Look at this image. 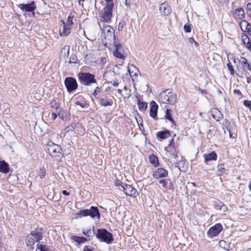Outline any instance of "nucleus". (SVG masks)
Wrapping results in <instances>:
<instances>
[{"mask_svg": "<svg viewBox=\"0 0 251 251\" xmlns=\"http://www.w3.org/2000/svg\"><path fill=\"white\" fill-rule=\"evenodd\" d=\"M78 79L80 84L85 86H91L97 83L95 75L88 72H79Z\"/></svg>", "mask_w": 251, "mask_h": 251, "instance_id": "f257e3e1", "label": "nucleus"}, {"mask_svg": "<svg viewBox=\"0 0 251 251\" xmlns=\"http://www.w3.org/2000/svg\"><path fill=\"white\" fill-rule=\"evenodd\" d=\"M46 151L52 157L57 158H61L63 155V151L60 146L50 142L46 146Z\"/></svg>", "mask_w": 251, "mask_h": 251, "instance_id": "f03ea898", "label": "nucleus"}, {"mask_svg": "<svg viewBox=\"0 0 251 251\" xmlns=\"http://www.w3.org/2000/svg\"><path fill=\"white\" fill-rule=\"evenodd\" d=\"M76 215L79 218L90 216L92 219L96 218L98 221L100 220V217L99 208L94 206H91L90 209H85L80 210Z\"/></svg>", "mask_w": 251, "mask_h": 251, "instance_id": "7ed1b4c3", "label": "nucleus"}, {"mask_svg": "<svg viewBox=\"0 0 251 251\" xmlns=\"http://www.w3.org/2000/svg\"><path fill=\"white\" fill-rule=\"evenodd\" d=\"M114 4H106L100 13V20L106 23H110L113 16V9Z\"/></svg>", "mask_w": 251, "mask_h": 251, "instance_id": "20e7f679", "label": "nucleus"}, {"mask_svg": "<svg viewBox=\"0 0 251 251\" xmlns=\"http://www.w3.org/2000/svg\"><path fill=\"white\" fill-rule=\"evenodd\" d=\"M96 236L100 242H105L107 244H111L114 240L112 234L105 228L98 229Z\"/></svg>", "mask_w": 251, "mask_h": 251, "instance_id": "39448f33", "label": "nucleus"}, {"mask_svg": "<svg viewBox=\"0 0 251 251\" xmlns=\"http://www.w3.org/2000/svg\"><path fill=\"white\" fill-rule=\"evenodd\" d=\"M159 100L163 103L174 104L176 100V94L168 89L160 94Z\"/></svg>", "mask_w": 251, "mask_h": 251, "instance_id": "423d86ee", "label": "nucleus"}, {"mask_svg": "<svg viewBox=\"0 0 251 251\" xmlns=\"http://www.w3.org/2000/svg\"><path fill=\"white\" fill-rule=\"evenodd\" d=\"M113 44L115 47V50L113 51L114 56L116 58L124 59L126 56L124 55V50L122 44L116 39H115Z\"/></svg>", "mask_w": 251, "mask_h": 251, "instance_id": "0eeeda50", "label": "nucleus"}, {"mask_svg": "<svg viewBox=\"0 0 251 251\" xmlns=\"http://www.w3.org/2000/svg\"><path fill=\"white\" fill-rule=\"evenodd\" d=\"M64 84L69 93L75 90L78 87L76 80L73 77H67L65 79Z\"/></svg>", "mask_w": 251, "mask_h": 251, "instance_id": "6e6552de", "label": "nucleus"}, {"mask_svg": "<svg viewBox=\"0 0 251 251\" xmlns=\"http://www.w3.org/2000/svg\"><path fill=\"white\" fill-rule=\"evenodd\" d=\"M223 229L222 224L218 223L210 227L207 234L208 237L212 238L219 234Z\"/></svg>", "mask_w": 251, "mask_h": 251, "instance_id": "1a4fd4ad", "label": "nucleus"}, {"mask_svg": "<svg viewBox=\"0 0 251 251\" xmlns=\"http://www.w3.org/2000/svg\"><path fill=\"white\" fill-rule=\"evenodd\" d=\"M19 8L25 12H32L33 17L35 16L34 10L36 8V5L34 1L26 4H20L18 5Z\"/></svg>", "mask_w": 251, "mask_h": 251, "instance_id": "9d476101", "label": "nucleus"}, {"mask_svg": "<svg viewBox=\"0 0 251 251\" xmlns=\"http://www.w3.org/2000/svg\"><path fill=\"white\" fill-rule=\"evenodd\" d=\"M44 230L42 227H37L34 230H32L30 234L34 238L37 242H39L43 238Z\"/></svg>", "mask_w": 251, "mask_h": 251, "instance_id": "9b49d317", "label": "nucleus"}, {"mask_svg": "<svg viewBox=\"0 0 251 251\" xmlns=\"http://www.w3.org/2000/svg\"><path fill=\"white\" fill-rule=\"evenodd\" d=\"M122 188L126 195L135 198L138 194L137 190L129 184L123 185H122Z\"/></svg>", "mask_w": 251, "mask_h": 251, "instance_id": "f8f14e48", "label": "nucleus"}, {"mask_svg": "<svg viewBox=\"0 0 251 251\" xmlns=\"http://www.w3.org/2000/svg\"><path fill=\"white\" fill-rule=\"evenodd\" d=\"M98 101L100 104L104 107L111 106L113 104V100L112 98L107 97L106 95H103L98 98Z\"/></svg>", "mask_w": 251, "mask_h": 251, "instance_id": "ddd939ff", "label": "nucleus"}, {"mask_svg": "<svg viewBox=\"0 0 251 251\" xmlns=\"http://www.w3.org/2000/svg\"><path fill=\"white\" fill-rule=\"evenodd\" d=\"M168 175V171L163 168H159L157 169L152 174L153 177L156 179L165 177Z\"/></svg>", "mask_w": 251, "mask_h": 251, "instance_id": "4468645a", "label": "nucleus"}, {"mask_svg": "<svg viewBox=\"0 0 251 251\" xmlns=\"http://www.w3.org/2000/svg\"><path fill=\"white\" fill-rule=\"evenodd\" d=\"M159 11L162 15L168 16L172 12L171 6L167 2L161 3L159 6Z\"/></svg>", "mask_w": 251, "mask_h": 251, "instance_id": "2eb2a0df", "label": "nucleus"}, {"mask_svg": "<svg viewBox=\"0 0 251 251\" xmlns=\"http://www.w3.org/2000/svg\"><path fill=\"white\" fill-rule=\"evenodd\" d=\"M103 31L105 35V39H107V40H111V38H113L114 41H115V39H116L115 36V31L111 26L108 25L105 27L104 29L103 30Z\"/></svg>", "mask_w": 251, "mask_h": 251, "instance_id": "dca6fc26", "label": "nucleus"}, {"mask_svg": "<svg viewBox=\"0 0 251 251\" xmlns=\"http://www.w3.org/2000/svg\"><path fill=\"white\" fill-rule=\"evenodd\" d=\"M151 107L150 110V116L156 120L157 118V110L158 106L154 101H151L150 103Z\"/></svg>", "mask_w": 251, "mask_h": 251, "instance_id": "f3484780", "label": "nucleus"}, {"mask_svg": "<svg viewBox=\"0 0 251 251\" xmlns=\"http://www.w3.org/2000/svg\"><path fill=\"white\" fill-rule=\"evenodd\" d=\"M174 145V141L173 139H172L168 146L165 148V150L166 151V155L167 156H170V157L172 156V158L176 159V157H177V155L174 153L173 151Z\"/></svg>", "mask_w": 251, "mask_h": 251, "instance_id": "a211bd4d", "label": "nucleus"}, {"mask_svg": "<svg viewBox=\"0 0 251 251\" xmlns=\"http://www.w3.org/2000/svg\"><path fill=\"white\" fill-rule=\"evenodd\" d=\"M62 24L60 25V35L61 36H66L71 32L72 26H68L65 25V22L63 20L61 21Z\"/></svg>", "mask_w": 251, "mask_h": 251, "instance_id": "6ab92c4d", "label": "nucleus"}, {"mask_svg": "<svg viewBox=\"0 0 251 251\" xmlns=\"http://www.w3.org/2000/svg\"><path fill=\"white\" fill-rule=\"evenodd\" d=\"M37 242L34 238L29 234L25 238V243L26 246L31 250H33L35 248V243Z\"/></svg>", "mask_w": 251, "mask_h": 251, "instance_id": "aec40b11", "label": "nucleus"}, {"mask_svg": "<svg viewBox=\"0 0 251 251\" xmlns=\"http://www.w3.org/2000/svg\"><path fill=\"white\" fill-rule=\"evenodd\" d=\"M203 158L204 159V162L206 164H208V163L211 161H215L217 158V155L215 151H212L208 154H204Z\"/></svg>", "mask_w": 251, "mask_h": 251, "instance_id": "412c9836", "label": "nucleus"}, {"mask_svg": "<svg viewBox=\"0 0 251 251\" xmlns=\"http://www.w3.org/2000/svg\"><path fill=\"white\" fill-rule=\"evenodd\" d=\"M241 30L245 32H250L251 30V24L246 20H242L239 24Z\"/></svg>", "mask_w": 251, "mask_h": 251, "instance_id": "4be33fe9", "label": "nucleus"}, {"mask_svg": "<svg viewBox=\"0 0 251 251\" xmlns=\"http://www.w3.org/2000/svg\"><path fill=\"white\" fill-rule=\"evenodd\" d=\"M156 136L158 138L161 139H165L171 136V132L168 129L160 131L156 133Z\"/></svg>", "mask_w": 251, "mask_h": 251, "instance_id": "5701e85b", "label": "nucleus"}, {"mask_svg": "<svg viewBox=\"0 0 251 251\" xmlns=\"http://www.w3.org/2000/svg\"><path fill=\"white\" fill-rule=\"evenodd\" d=\"M9 172V167L8 163L4 161H0V172L7 174Z\"/></svg>", "mask_w": 251, "mask_h": 251, "instance_id": "b1692460", "label": "nucleus"}, {"mask_svg": "<svg viewBox=\"0 0 251 251\" xmlns=\"http://www.w3.org/2000/svg\"><path fill=\"white\" fill-rule=\"evenodd\" d=\"M150 162L155 167L159 165L158 157L154 154H151L149 156Z\"/></svg>", "mask_w": 251, "mask_h": 251, "instance_id": "393cba45", "label": "nucleus"}, {"mask_svg": "<svg viewBox=\"0 0 251 251\" xmlns=\"http://www.w3.org/2000/svg\"><path fill=\"white\" fill-rule=\"evenodd\" d=\"M71 238L75 242H76L78 244L84 243L87 241V239L85 237L82 236L74 235L72 236Z\"/></svg>", "mask_w": 251, "mask_h": 251, "instance_id": "a878e982", "label": "nucleus"}, {"mask_svg": "<svg viewBox=\"0 0 251 251\" xmlns=\"http://www.w3.org/2000/svg\"><path fill=\"white\" fill-rule=\"evenodd\" d=\"M165 118L168 120L174 125H175V121L172 117V110L167 108L165 111Z\"/></svg>", "mask_w": 251, "mask_h": 251, "instance_id": "bb28decb", "label": "nucleus"}, {"mask_svg": "<svg viewBox=\"0 0 251 251\" xmlns=\"http://www.w3.org/2000/svg\"><path fill=\"white\" fill-rule=\"evenodd\" d=\"M240 62L244 69L251 71V64L248 62L247 59L241 57Z\"/></svg>", "mask_w": 251, "mask_h": 251, "instance_id": "cd10ccee", "label": "nucleus"}, {"mask_svg": "<svg viewBox=\"0 0 251 251\" xmlns=\"http://www.w3.org/2000/svg\"><path fill=\"white\" fill-rule=\"evenodd\" d=\"M211 115L217 121H219L223 118L222 113L217 109H215V111L213 112Z\"/></svg>", "mask_w": 251, "mask_h": 251, "instance_id": "c85d7f7f", "label": "nucleus"}, {"mask_svg": "<svg viewBox=\"0 0 251 251\" xmlns=\"http://www.w3.org/2000/svg\"><path fill=\"white\" fill-rule=\"evenodd\" d=\"M81 99H82L81 100H77L75 102V104L76 105H79L81 107L83 108H88L89 106V102H87V101H86L84 99L81 98Z\"/></svg>", "mask_w": 251, "mask_h": 251, "instance_id": "c756f323", "label": "nucleus"}, {"mask_svg": "<svg viewBox=\"0 0 251 251\" xmlns=\"http://www.w3.org/2000/svg\"><path fill=\"white\" fill-rule=\"evenodd\" d=\"M138 106L140 111L144 112L147 108L148 104L146 102L141 101L139 100H138Z\"/></svg>", "mask_w": 251, "mask_h": 251, "instance_id": "7c9ffc66", "label": "nucleus"}, {"mask_svg": "<svg viewBox=\"0 0 251 251\" xmlns=\"http://www.w3.org/2000/svg\"><path fill=\"white\" fill-rule=\"evenodd\" d=\"M218 168V172L217 175L218 176H221L223 174H224L225 172L226 169L225 168V165L224 164L221 163L218 164L217 166Z\"/></svg>", "mask_w": 251, "mask_h": 251, "instance_id": "2f4dec72", "label": "nucleus"}, {"mask_svg": "<svg viewBox=\"0 0 251 251\" xmlns=\"http://www.w3.org/2000/svg\"><path fill=\"white\" fill-rule=\"evenodd\" d=\"M236 14L238 15L239 19H243L245 18L244 10L242 8H239L235 10Z\"/></svg>", "mask_w": 251, "mask_h": 251, "instance_id": "473e14b6", "label": "nucleus"}, {"mask_svg": "<svg viewBox=\"0 0 251 251\" xmlns=\"http://www.w3.org/2000/svg\"><path fill=\"white\" fill-rule=\"evenodd\" d=\"M36 246H37L36 250L37 249H39V250H40V251H50V249L46 245L37 244Z\"/></svg>", "mask_w": 251, "mask_h": 251, "instance_id": "72a5a7b5", "label": "nucleus"}, {"mask_svg": "<svg viewBox=\"0 0 251 251\" xmlns=\"http://www.w3.org/2000/svg\"><path fill=\"white\" fill-rule=\"evenodd\" d=\"M241 38L242 42L245 46L250 42V39L249 37L244 33H243L241 35Z\"/></svg>", "mask_w": 251, "mask_h": 251, "instance_id": "f704fd0d", "label": "nucleus"}, {"mask_svg": "<svg viewBox=\"0 0 251 251\" xmlns=\"http://www.w3.org/2000/svg\"><path fill=\"white\" fill-rule=\"evenodd\" d=\"M73 16L71 13V14H70V15H69V16L67 18V22L66 23L65 22V25H66L67 26H72L73 25Z\"/></svg>", "mask_w": 251, "mask_h": 251, "instance_id": "c9c22d12", "label": "nucleus"}, {"mask_svg": "<svg viewBox=\"0 0 251 251\" xmlns=\"http://www.w3.org/2000/svg\"><path fill=\"white\" fill-rule=\"evenodd\" d=\"M101 87H100L99 86H97L96 87L95 89L92 93V95L95 97L96 99H98L99 98L98 95V94L101 91Z\"/></svg>", "mask_w": 251, "mask_h": 251, "instance_id": "e433bc0d", "label": "nucleus"}, {"mask_svg": "<svg viewBox=\"0 0 251 251\" xmlns=\"http://www.w3.org/2000/svg\"><path fill=\"white\" fill-rule=\"evenodd\" d=\"M126 25V22L124 21H121L119 22L118 27V30L119 31L123 30L124 27Z\"/></svg>", "mask_w": 251, "mask_h": 251, "instance_id": "4c0bfd02", "label": "nucleus"}, {"mask_svg": "<svg viewBox=\"0 0 251 251\" xmlns=\"http://www.w3.org/2000/svg\"><path fill=\"white\" fill-rule=\"evenodd\" d=\"M227 67L228 68V69L230 72V75H234L235 71L231 63L229 62L227 64Z\"/></svg>", "mask_w": 251, "mask_h": 251, "instance_id": "58836bf2", "label": "nucleus"}, {"mask_svg": "<svg viewBox=\"0 0 251 251\" xmlns=\"http://www.w3.org/2000/svg\"><path fill=\"white\" fill-rule=\"evenodd\" d=\"M46 169L44 167H43L40 169V172H39V176L40 178H43L45 175H46Z\"/></svg>", "mask_w": 251, "mask_h": 251, "instance_id": "ea45409f", "label": "nucleus"}, {"mask_svg": "<svg viewBox=\"0 0 251 251\" xmlns=\"http://www.w3.org/2000/svg\"><path fill=\"white\" fill-rule=\"evenodd\" d=\"M244 105L249 108L250 110L251 111V101L249 100H244L243 102Z\"/></svg>", "mask_w": 251, "mask_h": 251, "instance_id": "a19ab883", "label": "nucleus"}, {"mask_svg": "<svg viewBox=\"0 0 251 251\" xmlns=\"http://www.w3.org/2000/svg\"><path fill=\"white\" fill-rule=\"evenodd\" d=\"M183 29L185 32L189 33L191 31V26L190 25H185Z\"/></svg>", "mask_w": 251, "mask_h": 251, "instance_id": "79ce46f5", "label": "nucleus"}, {"mask_svg": "<svg viewBox=\"0 0 251 251\" xmlns=\"http://www.w3.org/2000/svg\"><path fill=\"white\" fill-rule=\"evenodd\" d=\"M82 233L84 235H85V236H88V237L93 236V235L91 233V229H87L86 230H84L82 232Z\"/></svg>", "mask_w": 251, "mask_h": 251, "instance_id": "37998d69", "label": "nucleus"}, {"mask_svg": "<svg viewBox=\"0 0 251 251\" xmlns=\"http://www.w3.org/2000/svg\"><path fill=\"white\" fill-rule=\"evenodd\" d=\"M77 59L75 55H72L70 58V63H77Z\"/></svg>", "mask_w": 251, "mask_h": 251, "instance_id": "c03bdc74", "label": "nucleus"}, {"mask_svg": "<svg viewBox=\"0 0 251 251\" xmlns=\"http://www.w3.org/2000/svg\"><path fill=\"white\" fill-rule=\"evenodd\" d=\"M159 183L162 185V186L163 188H165L167 186V184L168 183L167 180L165 179H160L159 181Z\"/></svg>", "mask_w": 251, "mask_h": 251, "instance_id": "a18cd8bd", "label": "nucleus"}, {"mask_svg": "<svg viewBox=\"0 0 251 251\" xmlns=\"http://www.w3.org/2000/svg\"><path fill=\"white\" fill-rule=\"evenodd\" d=\"M219 210L223 211V212H226L227 211L228 208L224 204H222V205L220 206L219 208Z\"/></svg>", "mask_w": 251, "mask_h": 251, "instance_id": "49530a36", "label": "nucleus"}, {"mask_svg": "<svg viewBox=\"0 0 251 251\" xmlns=\"http://www.w3.org/2000/svg\"><path fill=\"white\" fill-rule=\"evenodd\" d=\"M226 241H224V240H221V241H220L219 242V245H220V246L222 248H224V249H226V246H225V245H226Z\"/></svg>", "mask_w": 251, "mask_h": 251, "instance_id": "de8ad7c7", "label": "nucleus"}, {"mask_svg": "<svg viewBox=\"0 0 251 251\" xmlns=\"http://www.w3.org/2000/svg\"><path fill=\"white\" fill-rule=\"evenodd\" d=\"M57 117V114L56 113L53 112L51 114L50 118L52 120L54 121L56 119Z\"/></svg>", "mask_w": 251, "mask_h": 251, "instance_id": "09e8293b", "label": "nucleus"}, {"mask_svg": "<svg viewBox=\"0 0 251 251\" xmlns=\"http://www.w3.org/2000/svg\"><path fill=\"white\" fill-rule=\"evenodd\" d=\"M130 2L131 0H125V5L127 8H128L130 7Z\"/></svg>", "mask_w": 251, "mask_h": 251, "instance_id": "8fccbe9b", "label": "nucleus"}, {"mask_svg": "<svg viewBox=\"0 0 251 251\" xmlns=\"http://www.w3.org/2000/svg\"><path fill=\"white\" fill-rule=\"evenodd\" d=\"M199 91H200L201 92V93L202 94H208V92L207 90H204V89H201L200 87H199Z\"/></svg>", "mask_w": 251, "mask_h": 251, "instance_id": "3c124183", "label": "nucleus"}, {"mask_svg": "<svg viewBox=\"0 0 251 251\" xmlns=\"http://www.w3.org/2000/svg\"><path fill=\"white\" fill-rule=\"evenodd\" d=\"M73 125H74V124H72L70 126H68L66 128V129L67 130V131H69V130H72L73 129H74V127Z\"/></svg>", "mask_w": 251, "mask_h": 251, "instance_id": "603ef678", "label": "nucleus"}, {"mask_svg": "<svg viewBox=\"0 0 251 251\" xmlns=\"http://www.w3.org/2000/svg\"><path fill=\"white\" fill-rule=\"evenodd\" d=\"M73 125H74V124H72L70 126H68L66 128V129L67 130V131H69V130H72L73 129H74V127Z\"/></svg>", "mask_w": 251, "mask_h": 251, "instance_id": "864d4df0", "label": "nucleus"}, {"mask_svg": "<svg viewBox=\"0 0 251 251\" xmlns=\"http://www.w3.org/2000/svg\"><path fill=\"white\" fill-rule=\"evenodd\" d=\"M83 251H94L92 249L90 248L88 246H85L83 248Z\"/></svg>", "mask_w": 251, "mask_h": 251, "instance_id": "5fc2aeb1", "label": "nucleus"}, {"mask_svg": "<svg viewBox=\"0 0 251 251\" xmlns=\"http://www.w3.org/2000/svg\"><path fill=\"white\" fill-rule=\"evenodd\" d=\"M116 186H121L122 187V185H124L123 183L119 180H117L115 183Z\"/></svg>", "mask_w": 251, "mask_h": 251, "instance_id": "6e6d98bb", "label": "nucleus"}, {"mask_svg": "<svg viewBox=\"0 0 251 251\" xmlns=\"http://www.w3.org/2000/svg\"><path fill=\"white\" fill-rule=\"evenodd\" d=\"M61 107H56L55 108V113H57V114H60V112H61Z\"/></svg>", "mask_w": 251, "mask_h": 251, "instance_id": "4d7b16f0", "label": "nucleus"}, {"mask_svg": "<svg viewBox=\"0 0 251 251\" xmlns=\"http://www.w3.org/2000/svg\"><path fill=\"white\" fill-rule=\"evenodd\" d=\"M222 202H219V203H216L215 204V207L216 209H219V208L220 207V206L222 205Z\"/></svg>", "mask_w": 251, "mask_h": 251, "instance_id": "13d9d810", "label": "nucleus"}, {"mask_svg": "<svg viewBox=\"0 0 251 251\" xmlns=\"http://www.w3.org/2000/svg\"><path fill=\"white\" fill-rule=\"evenodd\" d=\"M234 94H237L238 95H241V92L239 90L235 89L233 91Z\"/></svg>", "mask_w": 251, "mask_h": 251, "instance_id": "bf43d9fd", "label": "nucleus"}, {"mask_svg": "<svg viewBox=\"0 0 251 251\" xmlns=\"http://www.w3.org/2000/svg\"><path fill=\"white\" fill-rule=\"evenodd\" d=\"M246 48L251 51V42H249L248 44L246 45Z\"/></svg>", "mask_w": 251, "mask_h": 251, "instance_id": "052dcab7", "label": "nucleus"}, {"mask_svg": "<svg viewBox=\"0 0 251 251\" xmlns=\"http://www.w3.org/2000/svg\"><path fill=\"white\" fill-rule=\"evenodd\" d=\"M62 193L65 196H69L70 195V193L65 190H63Z\"/></svg>", "mask_w": 251, "mask_h": 251, "instance_id": "680f3d73", "label": "nucleus"}, {"mask_svg": "<svg viewBox=\"0 0 251 251\" xmlns=\"http://www.w3.org/2000/svg\"><path fill=\"white\" fill-rule=\"evenodd\" d=\"M56 101L55 100H52L50 102V106L51 107H54V105L56 104Z\"/></svg>", "mask_w": 251, "mask_h": 251, "instance_id": "e2e57ef3", "label": "nucleus"}, {"mask_svg": "<svg viewBox=\"0 0 251 251\" xmlns=\"http://www.w3.org/2000/svg\"><path fill=\"white\" fill-rule=\"evenodd\" d=\"M91 233L93 236H94V235L96 236V232L95 231V226H93L92 229H91Z\"/></svg>", "mask_w": 251, "mask_h": 251, "instance_id": "0e129e2a", "label": "nucleus"}, {"mask_svg": "<svg viewBox=\"0 0 251 251\" xmlns=\"http://www.w3.org/2000/svg\"><path fill=\"white\" fill-rule=\"evenodd\" d=\"M105 1L106 2V4H114L113 0H105Z\"/></svg>", "mask_w": 251, "mask_h": 251, "instance_id": "69168bd1", "label": "nucleus"}, {"mask_svg": "<svg viewBox=\"0 0 251 251\" xmlns=\"http://www.w3.org/2000/svg\"><path fill=\"white\" fill-rule=\"evenodd\" d=\"M112 85L115 87H117L118 86L119 83L117 82V81H114L112 83Z\"/></svg>", "mask_w": 251, "mask_h": 251, "instance_id": "338daca9", "label": "nucleus"}, {"mask_svg": "<svg viewBox=\"0 0 251 251\" xmlns=\"http://www.w3.org/2000/svg\"><path fill=\"white\" fill-rule=\"evenodd\" d=\"M247 6L248 9L251 11V2L247 4Z\"/></svg>", "mask_w": 251, "mask_h": 251, "instance_id": "774afa93", "label": "nucleus"}]
</instances>
